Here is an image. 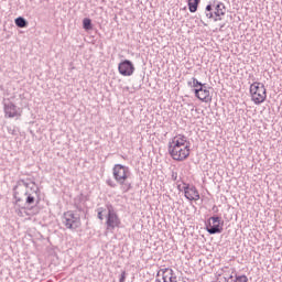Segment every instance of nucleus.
Segmentation results:
<instances>
[{
	"instance_id": "nucleus-10",
	"label": "nucleus",
	"mask_w": 282,
	"mask_h": 282,
	"mask_svg": "<svg viewBox=\"0 0 282 282\" xmlns=\"http://www.w3.org/2000/svg\"><path fill=\"white\" fill-rule=\"evenodd\" d=\"M195 97L198 98V100H202V102H212L213 97L210 96V90L206 86V84L200 88L194 89Z\"/></svg>"
},
{
	"instance_id": "nucleus-3",
	"label": "nucleus",
	"mask_w": 282,
	"mask_h": 282,
	"mask_svg": "<svg viewBox=\"0 0 282 282\" xmlns=\"http://www.w3.org/2000/svg\"><path fill=\"white\" fill-rule=\"evenodd\" d=\"M250 95H251V100L252 102H254V105H261L265 102V98H268L265 86L259 82H254L253 84H251Z\"/></svg>"
},
{
	"instance_id": "nucleus-16",
	"label": "nucleus",
	"mask_w": 282,
	"mask_h": 282,
	"mask_svg": "<svg viewBox=\"0 0 282 282\" xmlns=\"http://www.w3.org/2000/svg\"><path fill=\"white\" fill-rule=\"evenodd\" d=\"M25 204L28 206H32L35 204V206H39L41 204V196H39V187H35L29 192V195L25 196Z\"/></svg>"
},
{
	"instance_id": "nucleus-14",
	"label": "nucleus",
	"mask_w": 282,
	"mask_h": 282,
	"mask_svg": "<svg viewBox=\"0 0 282 282\" xmlns=\"http://www.w3.org/2000/svg\"><path fill=\"white\" fill-rule=\"evenodd\" d=\"M191 142L186 140V135L178 134L169 142V149H178L182 147H188Z\"/></svg>"
},
{
	"instance_id": "nucleus-6",
	"label": "nucleus",
	"mask_w": 282,
	"mask_h": 282,
	"mask_svg": "<svg viewBox=\"0 0 282 282\" xmlns=\"http://www.w3.org/2000/svg\"><path fill=\"white\" fill-rule=\"evenodd\" d=\"M108 215L106 220L107 230H116V228H120V218L118 214L113 209V205H108Z\"/></svg>"
},
{
	"instance_id": "nucleus-2",
	"label": "nucleus",
	"mask_w": 282,
	"mask_h": 282,
	"mask_svg": "<svg viewBox=\"0 0 282 282\" xmlns=\"http://www.w3.org/2000/svg\"><path fill=\"white\" fill-rule=\"evenodd\" d=\"M34 188H36L35 182L28 183L25 180L18 181V184L13 188L17 204L23 202V198L28 197L30 191H34Z\"/></svg>"
},
{
	"instance_id": "nucleus-30",
	"label": "nucleus",
	"mask_w": 282,
	"mask_h": 282,
	"mask_svg": "<svg viewBox=\"0 0 282 282\" xmlns=\"http://www.w3.org/2000/svg\"><path fill=\"white\" fill-rule=\"evenodd\" d=\"M177 188H178V191H182V185H178Z\"/></svg>"
},
{
	"instance_id": "nucleus-8",
	"label": "nucleus",
	"mask_w": 282,
	"mask_h": 282,
	"mask_svg": "<svg viewBox=\"0 0 282 282\" xmlns=\"http://www.w3.org/2000/svg\"><path fill=\"white\" fill-rule=\"evenodd\" d=\"M63 224L69 230H76L80 226V217L75 216L74 212L68 210L63 215Z\"/></svg>"
},
{
	"instance_id": "nucleus-24",
	"label": "nucleus",
	"mask_w": 282,
	"mask_h": 282,
	"mask_svg": "<svg viewBox=\"0 0 282 282\" xmlns=\"http://www.w3.org/2000/svg\"><path fill=\"white\" fill-rule=\"evenodd\" d=\"M127 281V271H122L119 278V282H124Z\"/></svg>"
},
{
	"instance_id": "nucleus-4",
	"label": "nucleus",
	"mask_w": 282,
	"mask_h": 282,
	"mask_svg": "<svg viewBox=\"0 0 282 282\" xmlns=\"http://www.w3.org/2000/svg\"><path fill=\"white\" fill-rule=\"evenodd\" d=\"M206 230L209 235L224 232V220L219 216H212L206 223Z\"/></svg>"
},
{
	"instance_id": "nucleus-7",
	"label": "nucleus",
	"mask_w": 282,
	"mask_h": 282,
	"mask_svg": "<svg viewBox=\"0 0 282 282\" xmlns=\"http://www.w3.org/2000/svg\"><path fill=\"white\" fill-rule=\"evenodd\" d=\"M169 153L176 162H184L191 155V147L172 148L169 149Z\"/></svg>"
},
{
	"instance_id": "nucleus-1",
	"label": "nucleus",
	"mask_w": 282,
	"mask_h": 282,
	"mask_svg": "<svg viewBox=\"0 0 282 282\" xmlns=\"http://www.w3.org/2000/svg\"><path fill=\"white\" fill-rule=\"evenodd\" d=\"M205 17L215 22L221 21V17H226V4L219 0L209 1L205 8Z\"/></svg>"
},
{
	"instance_id": "nucleus-9",
	"label": "nucleus",
	"mask_w": 282,
	"mask_h": 282,
	"mask_svg": "<svg viewBox=\"0 0 282 282\" xmlns=\"http://www.w3.org/2000/svg\"><path fill=\"white\" fill-rule=\"evenodd\" d=\"M4 118H21V112H19V107L14 102L8 99L3 102Z\"/></svg>"
},
{
	"instance_id": "nucleus-26",
	"label": "nucleus",
	"mask_w": 282,
	"mask_h": 282,
	"mask_svg": "<svg viewBox=\"0 0 282 282\" xmlns=\"http://www.w3.org/2000/svg\"><path fill=\"white\" fill-rule=\"evenodd\" d=\"M98 219H100L102 221L104 217H102V208L98 209V214H97Z\"/></svg>"
},
{
	"instance_id": "nucleus-20",
	"label": "nucleus",
	"mask_w": 282,
	"mask_h": 282,
	"mask_svg": "<svg viewBox=\"0 0 282 282\" xmlns=\"http://www.w3.org/2000/svg\"><path fill=\"white\" fill-rule=\"evenodd\" d=\"M15 25L17 28H28V20L23 17H19L15 19Z\"/></svg>"
},
{
	"instance_id": "nucleus-21",
	"label": "nucleus",
	"mask_w": 282,
	"mask_h": 282,
	"mask_svg": "<svg viewBox=\"0 0 282 282\" xmlns=\"http://www.w3.org/2000/svg\"><path fill=\"white\" fill-rule=\"evenodd\" d=\"M83 28H84V30H86V31L94 30V24H91V19L85 18V19L83 20Z\"/></svg>"
},
{
	"instance_id": "nucleus-29",
	"label": "nucleus",
	"mask_w": 282,
	"mask_h": 282,
	"mask_svg": "<svg viewBox=\"0 0 282 282\" xmlns=\"http://www.w3.org/2000/svg\"><path fill=\"white\" fill-rule=\"evenodd\" d=\"M75 208L76 210H78L79 213H82L83 210V206L78 205V204H75Z\"/></svg>"
},
{
	"instance_id": "nucleus-13",
	"label": "nucleus",
	"mask_w": 282,
	"mask_h": 282,
	"mask_svg": "<svg viewBox=\"0 0 282 282\" xmlns=\"http://www.w3.org/2000/svg\"><path fill=\"white\" fill-rule=\"evenodd\" d=\"M167 275V279H165V282H177V275H175V271L171 268H163L160 269L156 273V279H164V276Z\"/></svg>"
},
{
	"instance_id": "nucleus-12",
	"label": "nucleus",
	"mask_w": 282,
	"mask_h": 282,
	"mask_svg": "<svg viewBox=\"0 0 282 282\" xmlns=\"http://www.w3.org/2000/svg\"><path fill=\"white\" fill-rule=\"evenodd\" d=\"M41 208L36 205L31 207H21L20 209L15 210L18 217H34V215H39Z\"/></svg>"
},
{
	"instance_id": "nucleus-18",
	"label": "nucleus",
	"mask_w": 282,
	"mask_h": 282,
	"mask_svg": "<svg viewBox=\"0 0 282 282\" xmlns=\"http://www.w3.org/2000/svg\"><path fill=\"white\" fill-rule=\"evenodd\" d=\"M199 3H202V0H187L189 12L195 13L197 8H199Z\"/></svg>"
},
{
	"instance_id": "nucleus-25",
	"label": "nucleus",
	"mask_w": 282,
	"mask_h": 282,
	"mask_svg": "<svg viewBox=\"0 0 282 282\" xmlns=\"http://www.w3.org/2000/svg\"><path fill=\"white\" fill-rule=\"evenodd\" d=\"M169 279V275H163V278H156L155 282H166V280Z\"/></svg>"
},
{
	"instance_id": "nucleus-22",
	"label": "nucleus",
	"mask_w": 282,
	"mask_h": 282,
	"mask_svg": "<svg viewBox=\"0 0 282 282\" xmlns=\"http://www.w3.org/2000/svg\"><path fill=\"white\" fill-rule=\"evenodd\" d=\"M187 85H189V87H194L195 89H197V87H205L206 84H202V82L197 80V78L193 77L192 82H188Z\"/></svg>"
},
{
	"instance_id": "nucleus-5",
	"label": "nucleus",
	"mask_w": 282,
	"mask_h": 282,
	"mask_svg": "<svg viewBox=\"0 0 282 282\" xmlns=\"http://www.w3.org/2000/svg\"><path fill=\"white\" fill-rule=\"evenodd\" d=\"M131 175V171L129 170V166L122 165V164H115L112 167V176L113 180L118 182H127Z\"/></svg>"
},
{
	"instance_id": "nucleus-17",
	"label": "nucleus",
	"mask_w": 282,
	"mask_h": 282,
	"mask_svg": "<svg viewBox=\"0 0 282 282\" xmlns=\"http://www.w3.org/2000/svg\"><path fill=\"white\" fill-rule=\"evenodd\" d=\"M235 272L231 274H225V281L226 282H248V276L247 275H232Z\"/></svg>"
},
{
	"instance_id": "nucleus-15",
	"label": "nucleus",
	"mask_w": 282,
	"mask_h": 282,
	"mask_svg": "<svg viewBox=\"0 0 282 282\" xmlns=\"http://www.w3.org/2000/svg\"><path fill=\"white\" fill-rule=\"evenodd\" d=\"M183 191L185 193L186 199L189 202H197L199 199V192L197 191V187L193 185H185Z\"/></svg>"
},
{
	"instance_id": "nucleus-11",
	"label": "nucleus",
	"mask_w": 282,
	"mask_h": 282,
	"mask_svg": "<svg viewBox=\"0 0 282 282\" xmlns=\"http://www.w3.org/2000/svg\"><path fill=\"white\" fill-rule=\"evenodd\" d=\"M118 69L121 76H133V72H135V66H133V63L131 61L124 59L119 64Z\"/></svg>"
},
{
	"instance_id": "nucleus-19",
	"label": "nucleus",
	"mask_w": 282,
	"mask_h": 282,
	"mask_svg": "<svg viewBox=\"0 0 282 282\" xmlns=\"http://www.w3.org/2000/svg\"><path fill=\"white\" fill-rule=\"evenodd\" d=\"M117 184L120 185L122 193H129L133 188V185L127 181H119Z\"/></svg>"
},
{
	"instance_id": "nucleus-23",
	"label": "nucleus",
	"mask_w": 282,
	"mask_h": 282,
	"mask_svg": "<svg viewBox=\"0 0 282 282\" xmlns=\"http://www.w3.org/2000/svg\"><path fill=\"white\" fill-rule=\"evenodd\" d=\"M106 184H107V186H109L110 188H116V186H118V184H116V182H115L113 180H111V178H108V180L106 181Z\"/></svg>"
},
{
	"instance_id": "nucleus-28",
	"label": "nucleus",
	"mask_w": 282,
	"mask_h": 282,
	"mask_svg": "<svg viewBox=\"0 0 282 282\" xmlns=\"http://www.w3.org/2000/svg\"><path fill=\"white\" fill-rule=\"evenodd\" d=\"M8 132L11 133V135H17V132L12 128H8Z\"/></svg>"
},
{
	"instance_id": "nucleus-27",
	"label": "nucleus",
	"mask_w": 282,
	"mask_h": 282,
	"mask_svg": "<svg viewBox=\"0 0 282 282\" xmlns=\"http://www.w3.org/2000/svg\"><path fill=\"white\" fill-rule=\"evenodd\" d=\"M173 182H177V172H172Z\"/></svg>"
}]
</instances>
